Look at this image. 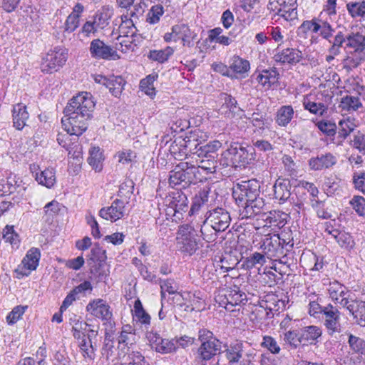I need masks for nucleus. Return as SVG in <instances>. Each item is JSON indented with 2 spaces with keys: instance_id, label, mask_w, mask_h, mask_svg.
<instances>
[{
  "instance_id": "nucleus-1",
  "label": "nucleus",
  "mask_w": 365,
  "mask_h": 365,
  "mask_svg": "<svg viewBox=\"0 0 365 365\" xmlns=\"http://www.w3.org/2000/svg\"><path fill=\"white\" fill-rule=\"evenodd\" d=\"M232 195L236 204L243 207L240 213L242 218L267 214L264 200L259 197L260 185L257 180L252 179L237 183L232 188Z\"/></svg>"
},
{
  "instance_id": "nucleus-2",
  "label": "nucleus",
  "mask_w": 365,
  "mask_h": 365,
  "mask_svg": "<svg viewBox=\"0 0 365 365\" xmlns=\"http://www.w3.org/2000/svg\"><path fill=\"white\" fill-rule=\"evenodd\" d=\"M198 340L200 345L195 354V361L200 365H213L215 357L222 352V342L206 329H200Z\"/></svg>"
},
{
  "instance_id": "nucleus-3",
  "label": "nucleus",
  "mask_w": 365,
  "mask_h": 365,
  "mask_svg": "<svg viewBox=\"0 0 365 365\" xmlns=\"http://www.w3.org/2000/svg\"><path fill=\"white\" fill-rule=\"evenodd\" d=\"M365 36L359 32H348L346 35V57L344 68L349 71L357 68L365 60Z\"/></svg>"
},
{
  "instance_id": "nucleus-4",
  "label": "nucleus",
  "mask_w": 365,
  "mask_h": 365,
  "mask_svg": "<svg viewBox=\"0 0 365 365\" xmlns=\"http://www.w3.org/2000/svg\"><path fill=\"white\" fill-rule=\"evenodd\" d=\"M197 173L199 170L195 165L188 162H181L170 171L168 183L172 187L182 183L189 185L196 179Z\"/></svg>"
},
{
  "instance_id": "nucleus-5",
  "label": "nucleus",
  "mask_w": 365,
  "mask_h": 365,
  "mask_svg": "<svg viewBox=\"0 0 365 365\" xmlns=\"http://www.w3.org/2000/svg\"><path fill=\"white\" fill-rule=\"evenodd\" d=\"M176 241L178 250L190 256L195 254L200 247V240L197 239V235L194 228L188 224L179 227Z\"/></svg>"
},
{
  "instance_id": "nucleus-6",
  "label": "nucleus",
  "mask_w": 365,
  "mask_h": 365,
  "mask_svg": "<svg viewBox=\"0 0 365 365\" xmlns=\"http://www.w3.org/2000/svg\"><path fill=\"white\" fill-rule=\"evenodd\" d=\"M74 115L63 118L61 120L64 130L71 135L79 136L88 128V121L93 118V112H80Z\"/></svg>"
},
{
  "instance_id": "nucleus-7",
  "label": "nucleus",
  "mask_w": 365,
  "mask_h": 365,
  "mask_svg": "<svg viewBox=\"0 0 365 365\" xmlns=\"http://www.w3.org/2000/svg\"><path fill=\"white\" fill-rule=\"evenodd\" d=\"M95 103L89 93H81L73 96L63 110L64 118L81 114L80 112H93Z\"/></svg>"
},
{
  "instance_id": "nucleus-8",
  "label": "nucleus",
  "mask_w": 365,
  "mask_h": 365,
  "mask_svg": "<svg viewBox=\"0 0 365 365\" xmlns=\"http://www.w3.org/2000/svg\"><path fill=\"white\" fill-rule=\"evenodd\" d=\"M68 53L66 48L56 47L43 58L41 68L43 73H51L60 69L66 63Z\"/></svg>"
},
{
  "instance_id": "nucleus-9",
  "label": "nucleus",
  "mask_w": 365,
  "mask_h": 365,
  "mask_svg": "<svg viewBox=\"0 0 365 365\" xmlns=\"http://www.w3.org/2000/svg\"><path fill=\"white\" fill-rule=\"evenodd\" d=\"M168 201V210L173 215V221L179 222L183 219L184 215L188 211V199L182 190L172 192Z\"/></svg>"
},
{
  "instance_id": "nucleus-10",
  "label": "nucleus",
  "mask_w": 365,
  "mask_h": 365,
  "mask_svg": "<svg viewBox=\"0 0 365 365\" xmlns=\"http://www.w3.org/2000/svg\"><path fill=\"white\" fill-rule=\"evenodd\" d=\"M86 310L93 317L101 319L104 324H108L111 327L115 324L113 322V313L110 307L102 299H95L90 301L86 305Z\"/></svg>"
},
{
  "instance_id": "nucleus-11",
  "label": "nucleus",
  "mask_w": 365,
  "mask_h": 365,
  "mask_svg": "<svg viewBox=\"0 0 365 365\" xmlns=\"http://www.w3.org/2000/svg\"><path fill=\"white\" fill-rule=\"evenodd\" d=\"M230 213L222 207H217L206 213L204 225L208 223L216 232L225 231L230 224Z\"/></svg>"
},
{
  "instance_id": "nucleus-12",
  "label": "nucleus",
  "mask_w": 365,
  "mask_h": 365,
  "mask_svg": "<svg viewBox=\"0 0 365 365\" xmlns=\"http://www.w3.org/2000/svg\"><path fill=\"white\" fill-rule=\"evenodd\" d=\"M91 56L95 59L106 61L118 60L120 58L117 51L111 46L106 44L99 38L93 39L89 47Z\"/></svg>"
},
{
  "instance_id": "nucleus-13",
  "label": "nucleus",
  "mask_w": 365,
  "mask_h": 365,
  "mask_svg": "<svg viewBox=\"0 0 365 365\" xmlns=\"http://www.w3.org/2000/svg\"><path fill=\"white\" fill-rule=\"evenodd\" d=\"M322 319L329 335L341 331L340 312L336 307L331 304L324 306Z\"/></svg>"
},
{
  "instance_id": "nucleus-14",
  "label": "nucleus",
  "mask_w": 365,
  "mask_h": 365,
  "mask_svg": "<svg viewBox=\"0 0 365 365\" xmlns=\"http://www.w3.org/2000/svg\"><path fill=\"white\" fill-rule=\"evenodd\" d=\"M281 44L274 50V61L282 65H296L303 58L302 52L297 48H286L281 49Z\"/></svg>"
},
{
  "instance_id": "nucleus-15",
  "label": "nucleus",
  "mask_w": 365,
  "mask_h": 365,
  "mask_svg": "<svg viewBox=\"0 0 365 365\" xmlns=\"http://www.w3.org/2000/svg\"><path fill=\"white\" fill-rule=\"evenodd\" d=\"M328 292L332 300L344 308L355 297L353 292L337 281L330 282Z\"/></svg>"
},
{
  "instance_id": "nucleus-16",
  "label": "nucleus",
  "mask_w": 365,
  "mask_h": 365,
  "mask_svg": "<svg viewBox=\"0 0 365 365\" xmlns=\"http://www.w3.org/2000/svg\"><path fill=\"white\" fill-rule=\"evenodd\" d=\"M195 155H197L202 159L196 165L198 169L200 168L207 172L212 173L215 172L217 168L216 156L211 153L210 147L205 141H202V144L195 150Z\"/></svg>"
},
{
  "instance_id": "nucleus-17",
  "label": "nucleus",
  "mask_w": 365,
  "mask_h": 365,
  "mask_svg": "<svg viewBox=\"0 0 365 365\" xmlns=\"http://www.w3.org/2000/svg\"><path fill=\"white\" fill-rule=\"evenodd\" d=\"M330 33L328 39H325L329 43L328 52L333 54H341L342 50L346 52V29H336L332 26Z\"/></svg>"
},
{
  "instance_id": "nucleus-18",
  "label": "nucleus",
  "mask_w": 365,
  "mask_h": 365,
  "mask_svg": "<svg viewBox=\"0 0 365 365\" xmlns=\"http://www.w3.org/2000/svg\"><path fill=\"white\" fill-rule=\"evenodd\" d=\"M228 360V365H252L251 354H245L241 345L232 346L224 351Z\"/></svg>"
},
{
  "instance_id": "nucleus-19",
  "label": "nucleus",
  "mask_w": 365,
  "mask_h": 365,
  "mask_svg": "<svg viewBox=\"0 0 365 365\" xmlns=\"http://www.w3.org/2000/svg\"><path fill=\"white\" fill-rule=\"evenodd\" d=\"M261 249L268 258L279 257L283 255L281 237L279 235H274L264 239Z\"/></svg>"
},
{
  "instance_id": "nucleus-20",
  "label": "nucleus",
  "mask_w": 365,
  "mask_h": 365,
  "mask_svg": "<svg viewBox=\"0 0 365 365\" xmlns=\"http://www.w3.org/2000/svg\"><path fill=\"white\" fill-rule=\"evenodd\" d=\"M125 212V202L120 199H115L110 207H103L99 211V216L106 220L115 222L122 218Z\"/></svg>"
},
{
  "instance_id": "nucleus-21",
  "label": "nucleus",
  "mask_w": 365,
  "mask_h": 365,
  "mask_svg": "<svg viewBox=\"0 0 365 365\" xmlns=\"http://www.w3.org/2000/svg\"><path fill=\"white\" fill-rule=\"evenodd\" d=\"M336 162L337 159L332 153H321L309 160V166L311 170L318 171L324 169H329L333 167Z\"/></svg>"
},
{
  "instance_id": "nucleus-22",
  "label": "nucleus",
  "mask_w": 365,
  "mask_h": 365,
  "mask_svg": "<svg viewBox=\"0 0 365 365\" xmlns=\"http://www.w3.org/2000/svg\"><path fill=\"white\" fill-rule=\"evenodd\" d=\"M358 325L365 327V302L357 299L355 297L344 307Z\"/></svg>"
},
{
  "instance_id": "nucleus-23",
  "label": "nucleus",
  "mask_w": 365,
  "mask_h": 365,
  "mask_svg": "<svg viewBox=\"0 0 365 365\" xmlns=\"http://www.w3.org/2000/svg\"><path fill=\"white\" fill-rule=\"evenodd\" d=\"M274 198L279 200L280 203L287 201L291 195V183L289 180L279 178L273 186Z\"/></svg>"
},
{
  "instance_id": "nucleus-24",
  "label": "nucleus",
  "mask_w": 365,
  "mask_h": 365,
  "mask_svg": "<svg viewBox=\"0 0 365 365\" xmlns=\"http://www.w3.org/2000/svg\"><path fill=\"white\" fill-rule=\"evenodd\" d=\"M253 148H245L242 145L232 148L230 150V153L232 155V160L234 163L240 164V166H245L250 163L253 159L252 152Z\"/></svg>"
},
{
  "instance_id": "nucleus-25",
  "label": "nucleus",
  "mask_w": 365,
  "mask_h": 365,
  "mask_svg": "<svg viewBox=\"0 0 365 365\" xmlns=\"http://www.w3.org/2000/svg\"><path fill=\"white\" fill-rule=\"evenodd\" d=\"M302 344L315 345L319 341V338L322 334V329L317 326H307L300 330Z\"/></svg>"
},
{
  "instance_id": "nucleus-26",
  "label": "nucleus",
  "mask_w": 365,
  "mask_h": 365,
  "mask_svg": "<svg viewBox=\"0 0 365 365\" xmlns=\"http://www.w3.org/2000/svg\"><path fill=\"white\" fill-rule=\"evenodd\" d=\"M12 113L14 126L17 130H22L26 125V120L29 117L26 106L22 103H18L14 106Z\"/></svg>"
},
{
  "instance_id": "nucleus-27",
  "label": "nucleus",
  "mask_w": 365,
  "mask_h": 365,
  "mask_svg": "<svg viewBox=\"0 0 365 365\" xmlns=\"http://www.w3.org/2000/svg\"><path fill=\"white\" fill-rule=\"evenodd\" d=\"M205 135L203 133L199 130L191 131L184 138L185 143V148L187 155L189 153L195 155V150H196L199 145L202 144V141H205Z\"/></svg>"
},
{
  "instance_id": "nucleus-28",
  "label": "nucleus",
  "mask_w": 365,
  "mask_h": 365,
  "mask_svg": "<svg viewBox=\"0 0 365 365\" xmlns=\"http://www.w3.org/2000/svg\"><path fill=\"white\" fill-rule=\"evenodd\" d=\"M175 33L180 34V39L182 40L183 46L190 48L194 46V41L196 40L197 34L187 24H178V26L175 28Z\"/></svg>"
},
{
  "instance_id": "nucleus-29",
  "label": "nucleus",
  "mask_w": 365,
  "mask_h": 365,
  "mask_svg": "<svg viewBox=\"0 0 365 365\" xmlns=\"http://www.w3.org/2000/svg\"><path fill=\"white\" fill-rule=\"evenodd\" d=\"M35 179L38 184L51 188L56 182V170L51 167L46 168L36 174Z\"/></svg>"
},
{
  "instance_id": "nucleus-30",
  "label": "nucleus",
  "mask_w": 365,
  "mask_h": 365,
  "mask_svg": "<svg viewBox=\"0 0 365 365\" xmlns=\"http://www.w3.org/2000/svg\"><path fill=\"white\" fill-rule=\"evenodd\" d=\"M279 75L276 68L269 70L264 69L257 76V81L263 87L269 88L272 85L277 81Z\"/></svg>"
},
{
  "instance_id": "nucleus-31",
  "label": "nucleus",
  "mask_w": 365,
  "mask_h": 365,
  "mask_svg": "<svg viewBox=\"0 0 365 365\" xmlns=\"http://www.w3.org/2000/svg\"><path fill=\"white\" fill-rule=\"evenodd\" d=\"M332 25L320 16L314 18V26L312 32L318 34L322 39H328L331 34Z\"/></svg>"
},
{
  "instance_id": "nucleus-32",
  "label": "nucleus",
  "mask_w": 365,
  "mask_h": 365,
  "mask_svg": "<svg viewBox=\"0 0 365 365\" xmlns=\"http://www.w3.org/2000/svg\"><path fill=\"white\" fill-rule=\"evenodd\" d=\"M294 114L292 106H282L277 110L275 122L279 126L286 127L291 122Z\"/></svg>"
},
{
  "instance_id": "nucleus-33",
  "label": "nucleus",
  "mask_w": 365,
  "mask_h": 365,
  "mask_svg": "<svg viewBox=\"0 0 365 365\" xmlns=\"http://www.w3.org/2000/svg\"><path fill=\"white\" fill-rule=\"evenodd\" d=\"M78 346L85 359H88L90 361H94L97 345L96 342L88 341L84 333H83L82 340L80 341Z\"/></svg>"
},
{
  "instance_id": "nucleus-34",
  "label": "nucleus",
  "mask_w": 365,
  "mask_h": 365,
  "mask_svg": "<svg viewBox=\"0 0 365 365\" xmlns=\"http://www.w3.org/2000/svg\"><path fill=\"white\" fill-rule=\"evenodd\" d=\"M346 7L351 18L365 19V0L349 1Z\"/></svg>"
},
{
  "instance_id": "nucleus-35",
  "label": "nucleus",
  "mask_w": 365,
  "mask_h": 365,
  "mask_svg": "<svg viewBox=\"0 0 365 365\" xmlns=\"http://www.w3.org/2000/svg\"><path fill=\"white\" fill-rule=\"evenodd\" d=\"M297 4L294 3V6L291 7L288 5H278L277 9L273 11L274 15L283 18L284 20L293 21L297 19Z\"/></svg>"
},
{
  "instance_id": "nucleus-36",
  "label": "nucleus",
  "mask_w": 365,
  "mask_h": 365,
  "mask_svg": "<svg viewBox=\"0 0 365 365\" xmlns=\"http://www.w3.org/2000/svg\"><path fill=\"white\" fill-rule=\"evenodd\" d=\"M125 81L120 76H113L108 78L106 88H108L112 95L115 97H119L124 89Z\"/></svg>"
},
{
  "instance_id": "nucleus-37",
  "label": "nucleus",
  "mask_w": 365,
  "mask_h": 365,
  "mask_svg": "<svg viewBox=\"0 0 365 365\" xmlns=\"http://www.w3.org/2000/svg\"><path fill=\"white\" fill-rule=\"evenodd\" d=\"M230 68L237 74L242 75L247 73L250 68V62L238 56H234L232 58Z\"/></svg>"
},
{
  "instance_id": "nucleus-38",
  "label": "nucleus",
  "mask_w": 365,
  "mask_h": 365,
  "mask_svg": "<svg viewBox=\"0 0 365 365\" xmlns=\"http://www.w3.org/2000/svg\"><path fill=\"white\" fill-rule=\"evenodd\" d=\"M236 288L237 289H231L224 294V299H226L227 303H230L232 308L242 303L245 304L244 301H247L245 293L239 290L238 287Z\"/></svg>"
},
{
  "instance_id": "nucleus-39",
  "label": "nucleus",
  "mask_w": 365,
  "mask_h": 365,
  "mask_svg": "<svg viewBox=\"0 0 365 365\" xmlns=\"http://www.w3.org/2000/svg\"><path fill=\"white\" fill-rule=\"evenodd\" d=\"M184 138L179 137L170 144L169 150L175 159L180 160L182 158L187 156Z\"/></svg>"
},
{
  "instance_id": "nucleus-40",
  "label": "nucleus",
  "mask_w": 365,
  "mask_h": 365,
  "mask_svg": "<svg viewBox=\"0 0 365 365\" xmlns=\"http://www.w3.org/2000/svg\"><path fill=\"white\" fill-rule=\"evenodd\" d=\"M41 252L39 249L36 247L31 248L21 261L27 265L30 269H36L38 265Z\"/></svg>"
},
{
  "instance_id": "nucleus-41",
  "label": "nucleus",
  "mask_w": 365,
  "mask_h": 365,
  "mask_svg": "<svg viewBox=\"0 0 365 365\" xmlns=\"http://www.w3.org/2000/svg\"><path fill=\"white\" fill-rule=\"evenodd\" d=\"M133 319L142 324L149 325L150 323V317L143 309L140 299H137L134 303Z\"/></svg>"
},
{
  "instance_id": "nucleus-42",
  "label": "nucleus",
  "mask_w": 365,
  "mask_h": 365,
  "mask_svg": "<svg viewBox=\"0 0 365 365\" xmlns=\"http://www.w3.org/2000/svg\"><path fill=\"white\" fill-rule=\"evenodd\" d=\"M88 264L90 267V273L98 282L103 281L106 279L108 273L104 269L106 262H102V263L101 262L96 263L88 262Z\"/></svg>"
},
{
  "instance_id": "nucleus-43",
  "label": "nucleus",
  "mask_w": 365,
  "mask_h": 365,
  "mask_svg": "<svg viewBox=\"0 0 365 365\" xmlns=\"http://www.w3.org/2000/svg\"><path fill=\"white\" fill-rule=\"evenodd\" d=\"M337 128L339 135L338 137L342 141L345 140L351 133L354 131L356 125L354 124L353 120H351L350 118H346L341 120L339 122V125Z\"/></svg>"
},
{
  "instance_id": "nucleus-44",
  "label": "nucleus",
  "mask_w": 365,
  "mask_h": 365,
  "mask_svg": "<svg viewBox=\"0 0 365 365\" xmlns=\"http://www.w3.org/2000/svg\"><path fill=\"white\" fill-rule=\"evenodd\" d=\"M174 50L170 46H167L162 50H151L148 54V58L158 63H164L173 54Z\"/></svg>"
},
{
  "instance_id": "nucleus-45",
  "label": "nucleus",
  "mask_w": 365,
  "mask_h": 365,
  "mask_svg": "<svg viewBox=\"0 0 365 365\" xmlns=\"http://www.w3.org/2000/svg\"><path fill=\"white\" fill-rule=\"evenodd\" d=\"M283 340L291 349H295L302 344L300 331L289 330L284 334Z\"/></svg>"
},
{
  "instance_id": "nucleus-46",
  "label": "nucleus",
  "mask_w": 365,
  "mask_h": 365,
  "mask_svg": "<svg viewBox=\"0 0 365 365\" xmlns=\"http://www.w3.org/2000/svg\"><path fill=\"white\" fill-rule=\"evenodd\" d=\"M341 106L344 110L356 111L363 107L362 103L357 96H346L341 100Z\"/></svg>"
},
{
  "instance_id": "nucleus-47",
  "label": "nucleus",
  "mask_w": 365,
  "mask_h": 365,
  "mask_svg": "<svg viewBox=\"0 0 365 365\" xmlns=\"http://www.w3.org/2000/svg\"><path fill=\"white\" fill-rule=\"evenodd\" d=\"M349 344L351 349L356 354L360 355L361 359L365 356V341L358 336L350 334L349 336Z\"/></svg>"
},
{
  "instance_id": "nucleus-48",
  "label": "nucleus",
  "mask_w": 365,
  "mask_h": 365,
  "mask_svg": "<svg viewBox=\"0 0 365 365\" xmlns=\"http://www.w3.org/2000/svg\"><path fill=\"white\" fill-rule=\"evenodd\" d=\"M89 157L88 158V164L93 169L100 171L102 169V153L98 147H93L89 151Z\"/></svg>"
},
{
  "instance_id": "nucleus-49",
  "label": "nucleus",
  "mask_w": 365,
  "mask_h": 365,
  "mask_svg": "<svg viewBox=\"0 0 365 365\" xmlns=\"http://www.w3.org/2000/svg\"><path fill=\"white\" fill-rule=\"evenodd\" d=\"M157 78L158 75H148L140 82V88L141 91L151 98L155 96V88L153 86V83Z\"/></svg>"
},
{
  "instance_id": "nucleus-50",
  "label": "nucleus",
  "mask_w": 365,
  "mask_h": 365,
  "mask_svg": "<svg viewBox=\"0 0 365 365\" xmlns=\"http://www.w3.org/2000/svg\"><path fill=\"white\" fill-rule=\"evenodd\" d=\"M304 108L311 113L322 115L327 111V107L324 103L311 101L308 98L303 101Z\"/></svg>"
},
{
  "instance_id": "nucleus-51",
  "label": "nucleus",
  "mask_w": 365,
  "mask_h": 365,
  "mask_svg": "<svg viewBox=\"0 0 365 365\" xmlns=\"http://www.w3.org/2000/svg\"><path fill=\"white\" fill-rule=\"evenodd\" d=\"M177 350L176 341H175V339H172L171 340L167 339H163L160 344H157L155 346V351L160 354H168L175 352Z\"/></svg>"
},
{
  "instance_id": "nucleus-52",
  "label": "nucleus",
  "mask_w": 365,
  "mask_h": 365,
  "mask_svg": "<svg viewBox=\"0 0 365 365\" xmlns=\"http://www.w3.org/2000/svg\"><path fill=\"white\" fill-rule=\"evenodd\" d=\"M336 241L341 248L349 251L352 250L355 246V242L352 236L346 232L341 231L338 237H336Z\"/></svg>"
},
{
  "instance_id": "nucleus-53",
  "label": "nucleus",
  "mask_w": 365,
  "mask_h": 365,
  "mask_svg": "<svg viewBox=\"0 0 365 365\" xmlns=\"http://www.w3.org/2000/svg\"><path fill=\"white\" fill-rule=\"evenodd\" d=\"M107 259L106 252L99 245H95L91 250V255L88 259V262L93 263L98 262H106Z\"/></svg>"
},
{
  "instance_id": "nucleus-54",
  "label": "nucleus",
  "mask_w": 365,
  "mask_h": 365,
  "mask_svg": "<svg viewBox=\"0 0 365 365\" xmlns=\"http://www.w3.org/2000/svg\"><path fill=\"white\" fill-rule=\"evenodd\" d=\"M163 14L164 9L162 5H154L151 7L148 12L147 21L152 24H157L160 21V19Z\"/></svg>"
},
{
  "instance_id": "nucleus-55",
  "label": "nucleus",
  "mask_w": 365,
  "mask_h": 365,
  "mask_svg": "<svg viewBox=\"0 0 365 365\" xmlns=\"http://www.w3.org/2000/svg\"><path fill=\"white\" fill-rule=\"evenodd\" d=\"M349 204L352 208L359 215V216L365 215V198L360 195H354L350 200Z\"/></svg>"
},
{
  "instance_id": "nucleus-56",
  "label": "nucleus",
  "mask_w": 365,
  "mask_h": 365,
  "mask_svg": "<svg viewBox=\"0 0 365 365\" xmlns=\"http://www.w3.org/2000/svg\"><path fill=\"white\" fill-rule=\"evenodd\" d=\"M309 313L310 315L314 316L315 317H317L319 314H323L324 306L320 305L317 300L319 297L316 296L314 294H312L309 295Z\"/></svg>"
},
{
  "instance_id": "nucleus-57",
  "label": "nucleus",
  "mask_w": 365,
  "mask_h": 365,
  "mask_svg": "<svg viewBox=\"0 0 365 365\" xmlns=\"http://www.w3.org/2000/svg\"><path fill=\"white\" fill-rule=\"evenodd\" d=\"M317 128L327 136H334L336 133L337 126L329 120H321L317 124Z\"/></svg>"
},
{
  "instance_id": "nucleus-58",
  "label": "nucleus",
  "mask_w": 365,
  "mask_h": 365,
  "mask_svg": "<svg viewBox=\"0 0 365 365\" xmlns=\"http://www.w3.org/2000/svg\"><path fill=\"white\" fill-rule=\"evenodd\" d=\"M3 238L6 242L11 245H18L19 242V236L14 231V226L6 225L3 230Z\"/></svg>"
},
{
  "instance_id": "nucleus-59",
  "label": "nucleus",
  "mask_w": 365,
  "mask_h": 365,
  "mask_svg": "<svg viewBox=\"0 0 365 365\" xmlns=\"http://www.w3.org/2000/svg\"><path fill=\"white\" fill-rule=\"evenodd\" d=\"M134 182L131 179L125 180L120 185L118 195L130 198L134 190Z\"/></svg>"
},
{
  "instance_id": "nucleus-60",
  "label": "nucleus",
  "mask_w": 365,
  "mask_h": 365,
  "mask_svg": "<svg viewBox=\"0 0 365 365\" xmlns=\"http://www.w3.org/2000/svg\"><path fill=\"white\" fill-rule=\"evenodd\" d=\"M351 145L365 155V135L363 133L359 130L355 132L354 138L351 140Z\"/></svg>"
},
{
  "instance_id": "nucleus-61",
  "label": "nucleus",
  "mask_w": 365,
  "mask_h": 365,
  "mask_svg": "<svg viewBox=\"0 0 365 365\" xmlns=\"http://www.w3.org/2000/svg\"><path fill=\"white\" fill-rule=\"evenodd\" d=\"M261 346L267 349L272 354H278L281 350L277 341L270 336H264Z\"/></svg>"
},
{
  "instance_id": "nucleus-62",
  "label": "nucleus",
  "mask_w": 365,
  "mask_h": 365,
  "mask_svg": "<svg viewBox=\"0 0 365 365\" xmlns=\"http://www.w3.org/2000/svg\"><path fill=\"white\" fill-rule=\"evenodd\" d=\"M27 306H16L11 312L9 313L6 317V322L9 324H14L19 320L21 316L24 314Z\"/></svg>"
},
{
  "instance_id": "nucleus-63",
  "label": "nucleus",
  "mask_w": 365,
  "mask_h": 365,
  "mask_svg": "<svg viewBox=\"0 0 365 365\" xmlns=\"http://www.w3.org/2000/svg\"><path fill=\"white\" fill-rule=\"evenodd\" d=\"M352 181L354 188L365 194V171L354 173Z\"/></svg>"
},
{
  "instance_id": "nucleus-64",
  "label": "nucleus",
  "mask_w": 365,
  "mask_h": 365,
  "mask_svg": "<svg viewBox=\"0 0 365 365\" xmlns=\"http://www.w3.org/2000/svg\"><path fill=\"white\" fill-rule=\"evenodd\" d=\"M220 98L224 101V105L226 106L230 112L235 113L238 110H242L240 108L237 106V100L231 95L222 93L220 95Z\"/></svg>"
}]
</instances>
